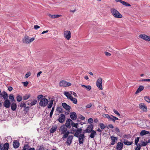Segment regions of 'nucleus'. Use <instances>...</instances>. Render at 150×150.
<instances>
[{"mask_svg":"<svg viewBox=\"0 0 150 150\" xmlns=\"http://www.w3.org/2000/svg\"><path fill=\"white\" fill-rule=\"evenodd\" d=\"M110 11L113 16L116 18H121L122 17V15L115 8H111Z\"/></svg>","mask_w":150,"mask_h":150,"instance_id":"obj_1","label":"nucleus"},{"mask_svg":"<svg viewBox=\"0 0 150 150\" xmlns=\"http://www.w3.org/2000/svg\"><path fill=\"white\" fill-rule=\"evenodd\" d=\"M59 131L62 134H64L62 139L63 140L66 138V124L63 125L60 127Z\"/></svg>","mask_w":150,"mask_h":150,"instance_id":"obj_2","label":"nucleus"},{"mask_svg":"<svg viewBox=\"0 0 150 150\" xmlns=\"http://www.w3.org/2000/svg\"><path fill=\"white\" fill-rule=\"evenodd\" d=\"M96 85L98 88L100 90L103 89L102 88V79L101 78L99 77L96 82Z\"/></svg>","mask_w":150,"mask_h":150,"instance_id":"obj_3","label":"nucleus"},{"mask_svg":"<svg viewBox=\"0 0 150 150\" xmlns=\"http://www.w3.org/2000/svg\"><path fill=\"white\" fill-rule=\"evenodd\" d=\"M48 100L47 99L42 98L40 100L39 105L42 107H45L48 104Z\"/></svg>","mask_w":150,"mask_h":150,"instance_id":"obj_4","label":"nucleus"},{"mask_svg":"<svg viewBox=\"0 0 150 150\" xmlns=\"http://www.w3.org/2000/svg\"><path fill=\"white\" fill-rule=\"evenodd\" d=\"M72 130L73 132H75L74 134V136L76 137H78L82 133V129L81 128L77 129H74L73 128H72Z\"/></svg>","mask_w":150,"mask_h":150,"instance_id":"obj_5","label":"nucleus"},{"mask_svg":"<svg viewBox=\"0 0 150 150\" xmlns=\"http://www.w3.org/2000/svg\"><path fill=\"white\" fill-rule=\"evenodd\" d=\"M9 147V144L8 143H6L4 144H0V150H8Z\"/></svg>","mask_w":150,"mask_h":150,"instance_id":"obj_6","label":"nucleus"},{"mask_svg":"<svg viewBox=\"0 0 150 150\" xmlns=\"http://www.w3.org/2000/svg\"><path fill=\"white\" fill-rule=\"evenodd\" d=\"M79 139V144H83L85 136L83 134H80L78 137Z\"/></svg>","mask_w":150,"mask_h":150,"instance_id":"obj_7","label":"nucleus"},{"mask_svg":"<svg viewBox=\"0 0 150 150\" xmlns=\"http://www.w3.org/2000/svg\"><path fill=\"white\" fill-rule=\"evenodd\" d=\"M11 104V103L9 100L6 99L4 100L3 103V105L4 107L6 108H8L10 107Z\"/></svg>","mask_w":150,"mask_h":150,"instance_id":"obj_8","label":"nucleus"},{"mask_svg":"<svg viewBox=\"0 0 150 150\" xmlns=\"http://www.w3.org/2000/svg\"><path fill=\"white\" fill-rule=\"evenodd\" d=\"M65 119V115L64 114H62L59 115L58 120L59 122L63 123Z\"/></svg>","mask_w":150,"mask_h":150,"instance_id":"obj_9","label":"nucleus"},{"mask_svg":"<svg viewBox=\"0 0 150 150\" xmlns=\"http://www.w3.org/2000/svg\"><path fill=\"white\" fill-rule=\"evenodd\" d=\"M139 37L145 40H148L150 41V37L145 34H141L139 35Z\"/></svg>","mask_w":150,"mask_h":150,"instance_id":"obj_10","label":"nucleus"},{"mask_svg":"<svg viewBox=\"0 0 150 150\" xmlns=\"http://www.w3.org/2000/svg\"><path fill=\"white\" fill-rule=\"evenodd\" d=\"M139 107L140 109L142 110L144 112H147V107L144 103L140 104Z\"/></svg>","mask_w":150,"mask_h":150,"instance_id":"obj_11","label":"nucleus"},{"mask_svg":"<svg viewBox=\"0 0 150 150\" xmlns=\"http://www.w3.org/2000/svg\"><path fill=\"white\" fill-rule=\"evenodd\" d=\"M123 144L122 142H118L117 144L116 149L117 150H122L123 148Z\"/></svg>","mask_w":150,"mask_h":150,"instance_id":"obj_12","label":"nucleus"},{"mask_svg":"<svg viewBox=\"0 0 150 150\" xmlns=\"http://www.w3.org/2000/svg\"><path fill=\"white\" fill-rule=\"evenodd\" d=\"M73 136L72 135H69L67 139L66 143L68 145H70L72 142Z\"/></svg>","mask_w":150,"mask_h":150,"instance_id":"obj_13","label":"nucleus"},{"mask_svg":"<svg viewBox=\"0 0 150 150\" xmlns=\"http://www.w3.org/2000/svg\"><path fill=\"white\" fill-rule=\"evenodd\" d=\"M72 120L70 119L66 120V127L71 128Z\"/></svg>","mask_w":150,"mask_h":150,"instance_id":"obj_14","label":"nucleus"},{"mask_svg":"<svg viewBox=\"0 0 150 150\" xmlns=\"http://www.w3.org/2000/svg\"><path fill=\"white\" fill-rule=\"evenodd\" d=\"M29 37L27 35H25L23 38V42L26 44L29 43Z\"/></svg>","mask_w":150,"mask_h":150,"instance_id":"obj_15","label":"nucleus"},{"mask_svg":"<svg viewBox=\"0 0 150 150\" xmlns=\"http://www.w3.org/2000/svg\"><path fill=\"white\" fill-rule=\"evenodd\" d=\"M1 96L3 98L4 100L6 99H8V96L7 93L5 91H4L2 92V95Z\"/></svg>","mask_w":150,"mask_h":150,"instance_id":"obj_16","label":"nucleus"},{"mask_svg":"<svg viewBox=\"0 0 150 150\" xmlns=\"http://www.w3.org/2000/svg\"><path fill=\"white\" fill-rule=\"evenodd\" d=\"M20 145V143L17 140H14L13 142V146L14 148L15 149L18 148Z\"/></svg>","mask_w":150,"mask_h":150,"instance_id":"obj_17","label":"nucleus"},{"mask_svg":"<svg viewBox=\"0 0 150 150\" xmlns=\"http://www.w3.org/2000/svg\"><path fill=\"white\" fill-rule=\"evenodd\" d=\"M71 118L73 120H75L77 118V116L76 113L74 112H71L70 114Z\"/></svg>","mask_w":150,"mask_h":150,"instance_id":"obj_18","label":"nucleus"},{"mask_svg":"<svg viewBox=\"0 0 150 150\" xmlns=\"http://www.w3.org/2000/svg\"><path fill=\"white\" fill-rule=\"evenodd\" d=\"M10 105L11 109L12 110L15 111L16 110L17 107V105L16 103L14 102H12Z\"/></svg>","mask_w":150,"mask_h":150,"instance_id":"obj_19","label":"nucleus"},{"mask_svg":"<svg viewBox=\"0 0 150 150\" xmlns=\"http://www.w3.org/2000/svg\"><path fill=\"white\" fill-rule=\"evenodd\" d=\"M110 138L112 141L110 144L112 145H114L115 144L116 142L115 141L117 140V137H114L113 136H111Z\"/></svg>","mask_w":150,"mask_h":150,"instance_id":"obj_20","label":"nucleus"},{"mask_svg":"<svg viewBox=\"0 0 150 150\" xmlns=\"http://www.w3.org/2000/svg\"><path fill=\"white\" fill-rule=\"evenodd\" d=\"M123 140L125 141L123 142V143L125 145L129 146L133 144L132 141L129 142L125 139H124Z\"/></svg>","mask_w":150,"mask_h":150,"instance_id":"obj_21","label":"nucleus"},{"mask_svg":"<svg viewBox=\"0 0 150 150\" xmlns=\"http://www.w3.org/2000/svg\"><path fill=\"white\" fill-rule=\"evenodd\" d=\"M71 37V34L70 31L66 30V39L69 40Z\"/></svg>","mask_w":150,"mask_h":150,"instance_id":"obj_22","label":"nucleus"},{"mask_svg":"<svg viewBox=\"0 0 150 150\" xmlns=\"http://www.w3.org/2000/svg\"><path fill=\"white\" fill-rule=\"evenodd\" d=\"M144 88V87L142 86H140L137 89L135 92V94H137L138 93L142 91Z\"/></svg>","mask_w":150,"mask_h":150,"instance_id":"obj_23","label":"nucleus"},{"mask_svg":"<svg viewBox=\"0 0 150 150\" xmlns=\"http://www.w3.org/2000/svg\"><path fill=\"white\" fill-rule=\"evenodd\" d=\"M149 132L145 130H142L141 131L140 133V135L142 136H143L146 134H149Z\"/></svg>","mask_w":150,"mask_h":150,"instance_id":"obj_24","label":"nucleus"},{"mask_svg":"<svg viewBox=\"0 0 150 150\" xmlns=\"http://www.w3.org/2000/svg\"><path fill=\"white\" fill-rule=\"evenodd\" d=\"M93 126L92 124H90L88 125L86 129H88V131H90V133L93 130Z\"/></svg>","mask_w":150,"mask_h":150,"instance_id":"obj_25","label":"nucleus"},{"mask_svg":"<svg viewBox=\"0 0 150 150\" xmlns=\"http://www.w3.org/2000/svg\"><path fill=\"white\" fill-rule=\"evenodd\" d=\"M63 108L62 107H57L56 109V111L59 113H62L64 111L63 110Z\"/></svg>","mask_w":150,"mask_h":150,"instance_id":"obj_26","label":"nucleus"},{"mask_svg":"<svg viewBox=\"0 0 150 150\" xmlns=\"http://www.w3.org/2000/svg\"><path fill=\"white\" fill-rule=\"evenodd\" d=\"M91 134L90 135V137L91 138H93L95 137V135H96V132L93 130L91 132Z\"/></svg>","mask_w":150,"mask_h":150,"instance_id":"obj_27","label":"nucleus"},{"mask_svg":"<svg viewBox=\"0 0 150 150\" xmlns=\"http://www.w3.org/2000/svg\"><path fill=\"white\" fill-rule=\"evenodd\" d=\"M9 99L11 101V103L15 101L14 96L13 94H11L9 95Z\"/></svg>","mask_w":150,"mask_h":150,"instance_id":"obj_28","label":"nucleus"},{"mask_svg":"<svg viewBox=\"0 0 150 150\" xmlns=\"http://www.w3.org/2000/svg\"><path fill=\"white\" fill-rule=\"evenodd\" d=\"M69 100L71 101L73 103L75 104H76L77 103V100L76 99L73 98V97H72L71 98H70Z\"/></svg>","mask_w":150,"mask_h":150,"instance_id":"obj_29","label":"nucleus"},{"mask_svg":"<svg viewBox=\"0 0 150 150\" xmlns=\"http://www.w3.org/2000/svg\"><path fill=\"white\" fill-rule=\"evenodd\" d=\"M59 86H66V81H62L60 82L59 83Z\"/></svg>","mask_w":150,"mask_h":150,"instance_id":"obj_30","label":"nucleus"},{"mask_svg":"<svg viewBox=\"0 0 150 150\" xmlns=\"http://www.w3.org/2000/svg\"><path fill=\"white\" fill-rule=\"evenodd\" d=\"M109 120L115 122V120H118V118L117 117L114 116H113L111 115V118H110Z\"/></svg>","mask_w":150,"mask_h":150,"instance_id":"obj_31","label":"nucleus"},{"mask_svg":"<svg viewBox=\"0 0 150 150\" xmlns=\"http://www.w3.org/2000/svg\"><path fill=\"white\" fill-rule=\"evenodd\" d=\"M57 127H52L50 129V133H54V132H55L57 129Z\"/></svg>","mask_w":150,"mask_h":150,"instance_id":"obj_32","label":"nucleus"},{"mask_svg":"<svg viewBox=\"0 0 150 150\" xmlns=\"http://www.w3.org/2000/svg\"><path fill=\"white\" fill-rule=\"evenodd\" d=\"M132 136L131 134H124L123 135V137L124 138H126L127 139H129L131 138Z\"/></svg>","mask_w":150,"mask_h":150,"instance_id":"obj_33","label":"nucleus"},{"mask_svg":"<svg viewBox=\"0 0 150 150\" xmlns=\"http://www.w3.org/2000/svg\"><path fill=\"white\" fill-rule=\"evenodd\" d=\"M45 150V147L43 146V145H41L40 146H38L37 147V149H36V150Z\"/></svg>","mask_w":150,"mask_h":150,"instance_id":"obj_34","label":"nucleus"},{"mask_svg":"<svg viewBox=\"0 0 150 150\" xmlns=\"http://www.w3.org/2000/svg\"><path fill=\"white\" fill-rule=\"evenodd\" d=\"M29 147L30 146L28 144H25L23 150H29L30 149Z\"/></svg>","mask_w":150,"mask_h":150,"instance_id":"obj_35","label":"nucleus"},{"mask_svg":"<svg viewBox=\"0 0 150 150\" xmlns=\"http://www.w3.org/2000/svg\"><path fill=\"white\" fill-rule=\"evenodd\" d=\"M144 99L147 102L150 103V97L149 96H145L144 97Z\"/></svg>","mask_w":150,"mask_h":150,"instance_id":"obj_36","label":"nucleus"},{"mask_svg":"<svg viewBox=\"0 0 150 150\" xmlns=\"http://www.w3.org/2000/svg\"><path fill=\"white\" fill-rule=\"evenodd\" d=\"M72 96L68 92H66V97L67 98L69 99H70V98H71Z\"/></svg>","mask_w":150,"mask_h":150,"instance_id":"obj_37","label":"nucleus"},{"mask_svg":"<svg viewBox=\"0 0 150 150\" xmlns=\"http://www.w3.org/2000/svg\"><path fill=\"white\" fill-rule=\"evenodd\" d=\"M71 125L74 127H75L76 129H78V123H74L73 121H72V122Z\"/></svg>","mask_w":150,"mask_h":150,"instance_id":"obj_38","label":"nucleus"},{"mask_svg":"<svg viewBox=\"0 0 150 150\" xmlns=\"http://www.w3.org/2000/svg\"><path fill=\"white\" fill-rule=\"evenodd\" d=\"M99 125L100 128L102 129H104L105 128V126L102 123H100L99 124Z\"/></svg>","mask_w":150,"mask_h":150,"instance_id":"obj_39","label":"nucleus"},{"mask_svg":"<svg viewBox=\"0 0 150 150\" xmlns=\"http://www.w3.org/2000/svg\"><path fill=\"white\" fill-rule=\"evenodd\" d=\"M141 142L142 143V146H146L148 144L147 141L146 142H144L143 141H141Z\"/></svg>","mask_w":150,"mask_h":150,"instance_id":"obj_40","label":"nucleus"},{"mask_svg":"<svg viewBox=\"0 0 150 150\" xmlns=\"http://www.w3.org/2000/svg\"><path fill=\"white\" fill-rule=\"evenodd\" d=\"M30 97V95H25L23 97V99L24 100H26L27 99H28V98H29Z\"/></svg>","mask_w":150,"mask_h":150,"instance_id":"obj_41","label":"nucleus"},{"mask_svg":"<svg viewBox=\"0 0 150 150\" xmlns=\"http://www.w3.org/2000/svg\"><path fill=\"white\" fill-rule=\"evenodd\" d=\"M29 107H25L24 108V111L25 112V113H26L29 110Z\"/></svg>","mask_w":150,"mask_h":150,"instance_id":"obj_42","label":"nucleus"},{"mask_svg":"<svg viewBox=\"0 0 150 150\" xmlns=\"http://www.w3.org/2000/svg\"><path fill=\"white\" fill-rule=\"evenodd\" d=\"M16 98L18 102H20L22 100V97L21 96L18 95L17 96Z\"/></svg>","mask_w":150,"mask_h":150,"instance_id":"obj_43","label":"nucleus"},{"mask_svg":"<svg viewBox=\"0 0 150 150\" xmlns=\"http://www.w3.org/2000/svg\"><path fill=\"white\" fill-rule=\"evenodd\" d=\"M37 102V100H34L30 104L31 106L35 105Z\"/></svg>","mask_w":150,"mask_h":150,"instance_id":"obj_44","label":"nucleus"},{"mask_svg":"<svg viewBox=\"0 0 150 150\" xmlns=\"http://www.w3.org/2000/svg\"><path fill=\"white\" fill-rule=\"evenodd\" d=\"M54 110V107H53L50 114V117H52Z\"/></svg>","mask_w":150,"mask_h":150,"instance_id":"obj_45","label":"nucleus"},{"mask_svg":"<svg viewBox=\"0 0 150 150\" xmlns=\"http://www.w3.org/2000/svg\"><path fill=\"white\" fill-rule=\"evenodd\" d=\"M26 104L25 103H21L20 104V106L21 107H26Z\"/></svg>","mask_w":150,"mask_h":150,"instance_id":"obj_46","label":"nucleus"},{"mask_svg":"<svg viewBox=\"0 0 150 150\" xmlns=\"http://www.w3.org/2000/svg\"><path fill=\"white\" fill-rule=\"evenodd\" d=\"M103 116L104 117L108 118L109 119H110V118H111V116L108 114H104V116Z\"/></svg>","mask_w":150,"mask_h":150,"instance_id":"obj_47","label":"nucleus"},{"mask_svg":"<svg viewBox=\"0 0 150 150\" xmlns=\"http://www.w3.org/2000/svg\"><path fill=\"white\" fill-rule=\"evenodd\" d=\"M113 111L116 114H117L118 116H120V114L116 110H115V109L113 110Z\"/></svg>","mask_w":150,"mask_h":150,"instance_id":"obj_48","label":"nucleus"},{"mask_svg":"<svg viewBox=\"0 0 150 150\" xmlns=\"http://www.w3.org/2000/svg\"><path fill=\"white\" fill-rule=\"evenodd\" d=\"M86 88V89L88 91H89L91 88V86L90 85L87 86L85 88Z\"/></svg>","mask_w":150,"mask_h":150,"instance_id":"obj_49","label":"nucleus"},{"mask_svg":"<svg viewBox=\"0 0 150 150\" xmlns=\"http://www.w3.org/2000/svg\"><path fill=\"white\" fill-rule=\"evenodd\" d=\"M71 107L66 104V110H69L71 109Z\"/></svg>","mask_w":150,"mask_h":150,"instance_id":"obj_50","label":"nucleus"},{"mask_svg":"<svg viewBox=\"0 0 150 150\" xmlns=\"http://www.w3.org/2000/svg\"><path fill=\"white\" fill-rule=\"evenodd\" d=\"M88 121L89 123H90V124H91V123H93V120L92 118H90L88 119Z\"/></svg>","mask_w":150,"mask_h":150,"instance_id":"obj_51","label":"nucleus"},{"mask_svg":"<svg viewBox=\"0 0 150 150\" xmlns=\"http://www.w3.org/2000/svg\"><path fill=\"white\" fill-rule=\"evenodd\" d=\"M43 97V96L42 95H39L38 96V100L42 98Z\"/></svg>","mask_w":150,"mask_h":150,"instance_id":"obj_52","label":"nucleus"},{"mask_svg":"<svg viewBox=\"0 0 150 150\" xmlns=\"http://www.w3.org/2000/svg\"><path fill=\"white\" fill-rule=\"evenodd\" d=\"M22 83H23V85L24 86H27L28 84V81L22 82Z\"/></svg>","mask_w":150,"mask_h":150,"instance_id":"obj_53","label":"nucleus"},{"mask_svg":"<svg viewBox=\"0 0 150 150\" xmlns=\"http://www.w3.org/2000/svg\"><path fill=\"white\" fill-rule=\"evenodd\" d=\"M48 16L52 18H54V15H51L50 14H48Z\"/></svg>","mask_w":150,"mask_h":150,"instance_id":"obj_54","label":"nucleus"},{"mask_svg":"<svg viewBox=\"0 0 150 150\" xmlns=\"http://www.w3.org/2000/svg\"><path fill=\"white\" fill-rule=\"evenodd\" d=\"M90 131H88V129H86L85 130L83 131V132L82 134H83L84 135V134L85 133H90Z\"/></svg>","mask_w":150,"mask_h":150,"instance_id":"obj_55","label":"nucleus"},{"mask_svg":"<svg viewBox=\"0 0 150 150\" xmlns=\"http://www.w3.org/2000/svg\"><path fill=\"white\" fill-rule=\"evenodd\" d=\"M92 105V104L91 103L88 104L86 105V108H91Z\"/></svg>","mask_w":150,"mask_h":150,"instance_id":"obj_56","label":"nucleus"},{"mask_svg":"<svg viewBox=\"0 0 150 150\" xmlns=\"http://www.w3.org/2000/svg\"><path fill=\"white\" fill-rule=\"evenodd\" d=\"M115 131L117 133H119L120 132V131L119 128L117 127L115 128Z\"/></svg>","mask_w":150,"mask_h":150,"instance_id":"obj_57","label":"nucleus"},{"mask_svg":"<svg viewBox=\"0 0 150 150\" xmlns=\"http://www.w3.org/2000/svg\"><path fill=\"white\" fill-rule=\"evenodd\" d=\"M80 119L83 120L85 119V117L82 116L81 115H80L79 117Z\"/></svg>","mask_w":150,"mask_h":150,"instance_id":"obj_58","label":"nucleus"},{"mask_svg":"<svg viewBox=\"0 0 150 150\" xmlns=\"http://www.w3.org/2000/svg\"><path fill=\"white\" fill-rule=\"evenodd\" d=\"M40 27L37 25H35L34 26V28L35 30H37L38 28H39Z\"/></svg>","mask_w":150,"mask_h":150,"instance_id":"obj_59","label":"nucleus"},{"mask_svg":"<svg viewBox=\"0 0 150 150\" xmlns=\"http://www.w3.org/2000/svg\"><path fill=\"white\" fill-rule=\"evenodd\" d=\"M142 81H150V79H144L142 80Z\"/></svg>","mask_w":150,"mask_h":150,"instance_id":"obj_60","label":"nucleus"},{"mask_svg":"<svg viewBox=\"0 0 150 150\" xmlns=\"http://www.w3.org/2000/svg\"><path fill=\"white\" fill-rule=\"evenodd\" d=\"M71 85V84L70 83L66 82V87L70 86Z\"/></svg>","mask_w":150,"mask_h":150,"instance_id":"obj_61","label":"nucleus"},{"mask_svg":"<svg viewBox=\"0 0 150 150\" xmlns=\"http://www.w3.org/2000/svg\"><path fill=\"white\" fill-rule=\"evenodd\" d=\"M105 53L106 56H110L111 54L107 52H105Z\"/></svg>","mask_w":150,"mask_h":150,"instance_id":"obj_62","label":"nucleus"},{"mask_svg":"<svg viewBox=\"0 0 150 150\" xmlns=\"http://www.w3.org/2000/svg\"><path fill=\"white\" fill-rule=\"evenodd\" d=\"M139 139H140L139 137H137L135 139V142H138L139 141Z\"/></svg>","mask_w":150,"mask_h":150,"instance_id":"obj_63","label":"nucleus"},{"mask_svg":"<svg viewBox=\"0 0 150 150\" xmlns=\"http://www.w3.org/2000/svg\"><path fill=\"white\" fill-rule=\"evenodd\" d=\"M30 75V74H26L25 76V78H28Z\"/></svg>","mask_w":150,"mask_h":150,"instance_id":"obj_64","label":"nucleus"}]
</instances>
